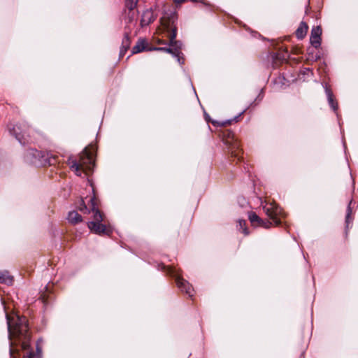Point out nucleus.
<instances>
[{
	"label": "nucleus",
	"instance_id": "f257e3e1",
	"mask_svg": "<svg viewBox=\"0 0 358 358\" xmlns=\"http://www.w3.org/2000/svg\"><path fill=\"white\" fill-rule=\"evenodd\" d=\"M8 336L10 340V354L15 358V345H20L23 350H28L29 348L30 335L27 320L24 316L14 315L13 317L6 314Z\"/></svg>",
	"mask_w": 358,
	"mask_h": 358
},
{
	"label": "nucleus",
	"instance_id": "f03ea898",
	"mask_svg": "<svg viewBox=\"0 0 358 358\" xmlns=\"http://www.w3.org/2000/svg\"><path fill=\"white\" fill-rule=\"evenodd\" d=\"M178 16L175 12L164 13L161 18V24L166 36L169 38V47H154L148 50L164 51L171 55H178V49H181L182 43L176 41Z\"/></svg>",
	"mask_w": 358,
	"mask_h": 358
},
{
	"label": "nucleus",
	"instance_id": "7ed1b4c3",
	"mask_svg": "<svg viewBox=\"0 0 358 358\" xmlns=\"http://www.w3.org/2000/svg\"><path fill=\"white\" fill-rule=\"evenodd\" d=\"M89 202L90 203V210L88 209L83 200H82L79 206V210L83 213H89L90 211L93 213V220L87 223L89 229L92 232L99 235H109L111 233V230L101 223L103 215L96 208L97 203L94 195L90 198Z\"/></svg>",
	"mask_w": 358,
	"mask_h": 358
},
{
	"label": "nucleus",
	"instance_id": "20e7f679",
	"mask_svg": "<svg viewBox=\"0 0 358 358\" xmlns=\"http://www.w3.org/2000/svg\"><path fill=\"white\" fill-rule=\"evenodd\" d=\"M68 164L71 169L78 176H81L83 171H92L94 166L93 152L89 148H85L80 153L78 162L69 157Z\"/></svg>",
	"mask_w": 358,
	"mask_h": 358
},
{
	"label": "nucleus",
	"instance_id": "39448f33",
	"mask_svg": "<svg viewBox=\"0 0 358 358\" xmlns=\"http://www.w3.org/2000/svg\"><path fill=\"white\" fill-rule=\"evenodd\" d=\"M28 127L26 124H19L9 128L10 133L15 136L16 139L22 144L28 143L30 141L29 134L27 132Z\"/></svg>",
	"mask_w": 358,
	"mask_h": 358
},
{
	"label": "nucleus",
	"instance_id": "423d86ee",
	"mask_svg": "<svg viewBox=\"0 0 358 358\" xmlns=\"http://www.w3.org/2000/svg\"><path fill=\"white\" fill-rule=\"evenodd\" d=\"M264 210L276 225L280 223V217L282 215V210L275 203H266L264 206Z\"/></svg>",
	"mask_w": 358,
	"mask_h": 358
},
{
	"label": "nucleus",
	"instance_id": "0eeeda50",
	"mask_svg": "<svg viewBox=\"0 0 358 358\" xmlns=\"http://www.w3.org/2000/svg\"><path fill=\"white\" fill-rule=\"evenodd\" d=\"M225 143L229 145V152H230L231 157H236L238 160L241 159V150L240 149V144L235 139L234 135L232 134L231 138L229 137L226 139Z\"/></svg>",
	"mask_w": 358,
	"mask_h": 358
},
{
	"label": "nucleus",
	"instance_id": "6e6552de",
	"mask_svg": "<svg viewBox=\"0 0 358 358\" xmlns=\"http://www.w3.org/2000/svg\"><path fill=\"white\" fill-rule=\"evenodd\" d=\"M322 29L320 26L314 27L311 30L310 42L311 45L315 48H320L321 45Z\"/></svg>",
	"mask_w": 358,
	"mask_h": 358
},
{
	"label": "nucleus",
	"instance_id": "1a4fd4ad",
	"mask_svg": "<svg viewBox=\"0 0 358 358\" xmlns=\"http://www.w3.org/2000/svg\"><path fill=\"white\" fill-rule=\"evenodd\" d=\"M176 281L181 292L186 293L189 297L193 296L194 289L187 281L179 276L176 278Z\"/></svg>",
	"mask_w": 358,
	"mask_h": 358
},
{
	"label": "nucleus",
	"instance_id": "9d476101",
	"mask_svg": "<svg viewBox=\"0 0 358 358\" xmlns=\"http://www.w3.org/2000/svg\"><path fill=\"white\" fill-rule=\"evenodd\" d=\"M248 219L251 224L255 227H264L265 228H269L271 225V222L265 221L261 219L255 213L250 212L248 215Z\"/></svg>",
	"mask_w": 358,
	"mask_h": 358
},
{
	"label": "nucleus",
	"instance_id": "9b49d317",
	"mask_svg": "<svg viewBox=\"0 0 358 358\" xmlns=\"http://www.w3.org/2000/svg\"><path fill=\"white\" fill-rule=\"evenodd\" d=\"M131 44V39L129 37V33L128 31H125L124 34V37L122 41V45L120 51V57H122L125 55L127 50L129 48Z\"/></svg>",
	"mask_w": 358,
	"mask_h": 358
},
{
	"label": "nucleus",
	"instance_id": "f8f14e48",
	"mask_svg": "<svg viewBox=\"0 0 358 358\" xmlns=\"http://www.w3.org/2000/svg\"><path fill=\"white\" fill-rule=\"evenodd\" d=\"M155 20L153 12L151 10H146L141 16V24L142 27L147 26Z\"/></svg>",
	"mask_w": 358,
	"mask_h": 358
},
{
	"label": "nucleus",
	"instance_id": "ddd939ff",
	"mask_svg": "<svg viewBox=\"0 0 358 358\" xmlns=\"http://www.w3.org/2000/svg\"><path fill=\"white\" fill-rule=\"evenodd\" d=\"M138 0H126L125 6L129 9V22L132 23L133 18L135 17L134 9L136 8Z\"/></svg>",
	"mask_w": 358,
	"mask_h": 358
},
{
	"label": "nucleus",
	"instance_id": "4468645a",
	"mask_svg": "<svg viewBox=\"0 0 358 358\" xmlns=\"http://www.w3.org/2000/svg\"><path fill=\"white\" fill-rule=\"evenodd\" d=\"M43 153L41 151H38L36 149H30L27 151L26 157L28 160H29L31 163H36V159H39L41 157H43Z\"/></svg>",
	"mask_w": 358,
	"mask_h": 358
},
{
	"label": "nucleus",
	"instance_id": "2eb2a0df",
	"mask_svg": "<svg viewBox=\"0 0 358 358\" xmlns=\"http://www.w3.org/2000/svg\"><path fill=\"white\" fill-rule=\"evenodd\" d=\"M147 49V42L143 38H140L132 48V54H137Z\"/></svg>",
	"mask_w": 358,
	"mask_h": 358
},
{
	"label": "nucleus",
	"instance_id": "dca6fc26",
	"mask_svg": "<svg viewBox=\"0 0 358 358\" xmlns=\"http://www.w3.org/2000/svg\"><path fill=\"white\" fill-rule=\"evenodd\" d=\"M308 29V27L307 24L304 22H301L296 31V36L299 39L303 38L307 33Z\"/></svg>",
	"mask_w": 358,
	"mask_h": 358
},
{
	"label": "nucleus",
	"instance_id": "f3484780",
	"mask_svg": "<svg viewBox=\"0 0 358 358\" xmlns=\"http://www.w3.org/2000/svg\"><path fill=\"white\" fill-rule=\"evenodd\" d=\"M68 220L70 223L76 224L82 221V217L78 212L71 211L68 215Z\"/></svg>",
	"mask_w": 358,
	"mask_h": 358
},
{
	"label": "nucleus",
	"instance_id": "a211bd4d",
	"mask_svg": "<svg viewBox=\"0 0 358 358\" xmlns=\"http://www.w3.org/2000/svg\"><path fill=\"white\" fill-rule=\"evenodd\" d=\"M13 278L9 275L8 271L0 272V283H5L6 285H12Z\"/></svg>",
	"mask_w": 358,
	"mask_h": 358
},
{
	"label": "nucleus",
	"instance_id": "6ab92c4d",
	"mask_svg": "<svg viewBox=\"0 0 358 358\" xmlns=\"http://www.w3.org/2000/svg\"><path fill=\"white\" fill-rule=\"evenodd\" d=\"M355 204L353 200L351 199L349 202V204L347 208V214L345 217V224L346 227L348 228L349 224L352 222V218L351 217V214L352 213V205Z\"/></svg>",
	"mask_w": 358,
	"mask_h": 358
},
{
	"label": "nucleus",
	"instance_id": "aec40b11",
	"mask_svg": "<svg viewBox=\"0 0 358 358\" xmlns=\"http://www.w3.org/2000/svg\"><path fill=\"white\" fill-rule=\"evenodd\" d=\"M326 93H327V95L328 102H329L330 106L333 108V110L334 111H336L337 110V108H338V104H337V103L334 99V96H333L332 92H331L330 90L327 88L326 89Z\"/></svg>",
	"mask_w": 358,
	"mask_h": 358
},
{
	"label": "nucleus",
	"instance_id": "412c9836",
	"mask_svg": "<svg viewBox=\"0 0 358 358\" xmlns=\"http://www.w3.org/2000/svg\"><path fill=\"white\" fill-rule=\"evenodd\" d=\"M238 225H239L240 229L243 230V233L245 235H248L249 234V231H248V229L245 227L246 222H245V220H238Z\"/></svg>",
	"mask_w": 358,
	"mask_h": 358
},
{
	"label": "nucleus",
	"instance_id": "4be33fe9",
	"mask_svg": "<svg viewBox=\"0 0 358 358\" xmlns=\"http://www.w3.org/2000/svg\"><path fill=\"white\" fill-rule=\"evenodd\" d=\"M180 50L181 49H178V55H172L177 58L178 63H180V64H182L184 63V59L182 57V54L181 53Z\"/></svg>",
	"mask_w": 358,
	"mask_h": 358
},
{
	"label": "nucleus",
	"instance_id": "5701e85b",
	"mask_svg": "<svg viewBox=\"0 0 358 358\" xmlns=\"http://www.w3.org/2000/svg\"><path fill=\"white\" fill-rule=\"evenodd\" d=\"M35 356L34 352L27 351L26 355H24L23 358H34Z\"/></svg>",
	"mask_w": 358,
	"mask_h": 358
},
{
	"label": "nucleus",
	"instance_id": "b1692460",
	"mask_svg": "<svg viewBox=\"0 0 358 358\" xmlns=\"http://www.w3.org/2000/svg\"><path fill=\"white\" fill-rule=\"evenodd\" d=\"M301 73L303 74H308L309 73H311V70L309 68H305L301 71Z\"/></svg>",
	"mask_w": 358,
	"mask_h": 358
},
{
	"label": "nucleus",
	"instance_id": "393cba45",
	"mask_svg": "<svg viewBox=\"0 0 358 358\" xmlns=\"http://www.w3.org/2000/svg\"><path fill=\"white\" fill-rule=\"evenodd\" d=\"M185 0H174L175 3H181L184 2Z\"/></svg>",
	"mask_w": 358,
	"mask_h": 358
},
{
	"label": "nucleus",
	"instance_id": "a878e982",
	"mask_svg": "<svg viewBox=\"0 0 358 358\" xmlns=\"http://www.w3.org/2000/svg\"><path fill=\"white\" fill-rule=\"evenodd\" d=\"M158 43H164V42H163L162 41H161V40H159V41H158Z\"/></svg>",
	"mask_w": 358,
	"mask_h": 358
}]
</instances>
